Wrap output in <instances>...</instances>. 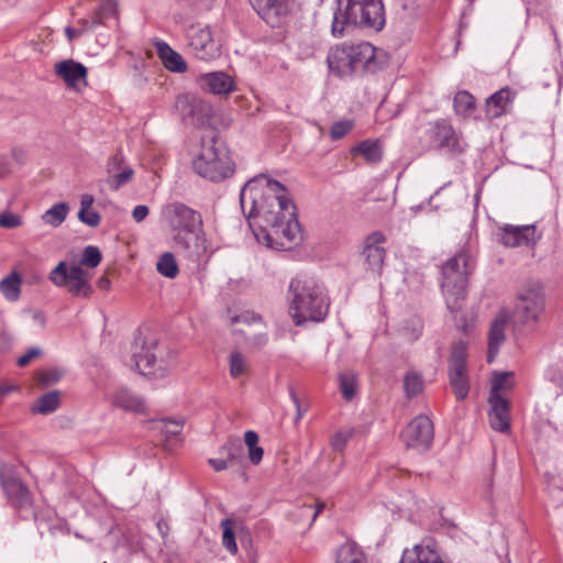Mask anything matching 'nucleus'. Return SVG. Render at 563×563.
Wrapping results in <instances>:
<instances>
[{
	"label": "nucleus",
	"mask_w": 563,
	"mask_h": 563,
	"mask_svg": "<svg viewBox=\"0 0 563 563\" xmlns=\"http://www.w3.org/2000/svg\"><path fill=\"white\" fill-rule=\"evenodd\" d=\"M240 203L260 244L273 250H290L301 240L296 206L286 187L261 175L249 180L240 192Z\"/></svg>",
	"instance_id": "nucleus-1"
},
{
	"label": "nucleus",
	"mask_w": 563,
	"mask_h": 563,
	"mask_svg": "<svg viewBox=\"0 0 563 563\" xmlns=\"http://www.w3.org/2000/svg\"><path fill=\"white\" fill-rule=\"evenodd\" d=\"M288 313L297 327L325 319L330 300L324 288L312 277L298 275L288 287Z\"/></svg>",
	"instance_id": "nucleus-2"
},
{
	"label": "nucleus",
	"mask_w": 563,
	"mask_h": 563,
	"mask_svg": "<svg viewBox=\"0 0 563 563\" xmlns=\"http://www.w3.org/2000/svg\"><path fill=\"white\" fill-rule=\"evenodd\" d=\"M382 52L367 42L332 46L327 56L331 73L338 77L363 76L382 67Z\"/></svg>",
	"instance_id": "nucleus-3"
},
{
	"label": "nucleus",
	"mask_w": 563,
	"mask_h": 563,
	"mask_svg": "<svg viewBox=\"0 0 563 563\" xmlns=\"http://www.w3.org/2000/svg\"><path fill=\"white\" fill-rule=\"evenodd\" d=\"M385 23L383 0H336L331 33L335 37H341L352 26L380 31Z\"/></svg>",
	"instance_id": "nucleus-4"
},
{
	"label": "nucleus",
	"mask_w": 563,
	"mask_h": 563,
	"mask_svg": "<svg viewBox=\"0 0 563 563\" xmlns=\"http://www.w3.org/2000/svg\"><path fill=\"white\" fill-rule=\"evenodd\" d=\"M161 219L169 229L175 245L189 255L199 253V241L203 233L201 214L185 205L175 201L162 207Z\"/></svg>",
	"instance_id": "nucleus-5"
},
{
	"label": "nucleus",
	"mask_w": 563,
	"mask_h": 563,
	"mask_svg": "<svg viewBox=\"0 0 563 563\" xmlns=\"http://www.w3.org/2000/svg\"><path fill=\"white\" fill-rule=\"evenodd\" d=\"M102 260L100 250L97 246L88 245L84 249L78 264L69 265L60 261L49 273L48 279L53 285L65 288L74 297L89 298L92 294L90 279L92 274L84 268L97 267Z\"/></svg>",
	"instance_id": "nucleus-6"
},
{
	"label": "nucleus",
	"mask_w": 563,
	"mask_h": 563,
	"mask_svg": "<svg viewBox=\"0 0 563 563\" xmlns=\"http://www.w3.org/2000/svg\"><path fill=\"white\" fill-rule=\"evenodd\" d=\"M471 254L461 250L442 266L441 289L452 314L460 312L466 297L467 278L472 271Z\"/></svg>",
	"instance_id": "nucleus-7"
},
{
	"label": "nucleus",
	"mask_w": 563,
	"mask_h": 563,
	"mask_svg": "<svg viewBox=\"0 0 563 563\" xmlns=\"http://www.w3.org/2000/svg\"><path fill=\"white\" fill-rule=\"evenodd\" d=\"M194 170L211 181H221L233 174V163L227 148L213 132L201 136L200 150L192 161Z\"/></svg>",
	"instance_id": "nucleus-8"
},
{
	"label": "nucleus",
	"mask_w": 563,
	"mask_h": 563,
	"mask_svg": "<svg viewBox=\"0 0 563 563\" xmlns=\"http://www.w3.org/2000/svg\"><path fill=\"white\" fill-rule=\"evenodd\" d=\"M129 365L140 374L155 378L165 376L167 372L166 363L162 360V349L154 338H135Z\"/></svg>",
	"instance_id": "nucleus-9"
},
{
	"label": "nucleus",
	"mask_w": 563,
	"mask_h": 563,
	"mask_svg": "<svg viewBox=\"0 0 563 563\" xmlns=\"http://www.w3.org/2000/svg\"><path fill=\"white\" fill-rule=\"evenodd\" d=\"M434 437L433 423L428 416L419 415L413 418L401 433V439L408 449L426 452L431 448Z\"/></svg>",
	"instance_id": "nucleus-10"
},
{
	"label": "nucleus",
	"mask_w": 563,
	"mask_h": 563,
	"mask_svg": "<svg viewBox=\"0 0 563 563\" xmlns=\"http://www.w3.org/2000/svg\"><path fill=\"white\" fill-rule=\"evenodd\" d=\"M188 45L195 56L208 60L219 55V46L213 41L209 26H190L187 31Z\"/></svg>",
	"instance_id": "nucleus-11"
},
{
	"label": "nucleus",
	"mask_w": 563,
	"mask_h": 563,
	"mask_svg": "<svg viewBox=\"0 0 563 563\" xmlns=\"http://www.w3.org/2000/svg\"><path fill=\"white\" fill-rule=\"evenodd\" d=\"M55 75L63 79L66 87L80 91L87 87V68L71 58L58 62L54 66Z\"/></svg>",
	"instance_id": "nucleus-12"
},
{
	"label": "nucleus",
	"mask_w": 563,
	"mask_h": 563,
	"mask_svg": "<svg viewBox=\"0 0 563 563\" xmlns=\"http://www.w3.org/2000/svg\"><path fill=\"white\" fill-rule=\"evenodd\" d=\"M386 238L380 231H375L367 235L364 241L363 256L365 258V269L373 275H379L385 258V249L382 246Z\"/></svg>",
	"instance_id": "nucleus-13"
},
{
	"label": "nucleus",
	"mask_w": 563,
	"mask_h": 563,
	"mask_svg": "<svg viewBox=\"0 0 563 563\" xmlns=\"http://www.w3.org/2000/svg\"><path fill=\"white\" fill-rule=\"evenodd\" d=\"M544 298L539 287L520 294L516 303V316L523 322L536 321L543 310Z\"/></svg>",
	"instance_id": "nucleus-14"
},
{
	"label": "nucleus",
	"mask_w": 563,
	"mask_h": 563,
	"mask_svg": "<svg viewBox=\"0 0 563 563\" xmlns=\"http://www.w3.org/2000/svg\"><path fill=\"white\" fill-rule=\"evenodd\" d=\"M433 144L451 153H462L465 143L459 137L454 129L446 121H437L429 131Z\"/></svg>",
	"instance_id": "nucleus-15"
},
{
	"label": "nucleus",
	"mask_w": 563,
	"mask_h": 563,
	"mask_svg": "<svg viewBox=\"0 0 563 563\" xmlns=\"http://www.w3.org/2000/svg\"><path fill=\"white\" fill-rule=\"evenodd\" d=\"M197 82L202 90L212 95L228 96L236 89L234 79L224 71L200 74Z\"/></svg>",
	"instance_id": "nucleus-16"
},
{
	"label": "nucleus",
	"mask_w": 563,
	"mask_h": 563,
	"mask_svg": "<svg viewBox=\"0 0 563 563\" xmlns=\"http://www.w3.org/2000/svg\"><path fill=\"white\" fill-rule=\"evenodd\" d=\"M0 481L8 498L19 507L31 504V495L24 484L7 466L0 470Z\"/></svg>",
	"instance_id": "nucleus-17"
},
{
	"label": "nucleus",
	"mask_w": 563,
	"mask_h": 563,
	"mask_svg": "<svg viewBox=\"0 0 563 563\" xmlns=\"http://www.w3.org/2000/svg\"><path fill=\"white\" fill-rule=\"evenodd\" d=\"M400 563H445L435 550L431 539L423 540L410 550H405Z\"/></svg>",
	"instance_id": "nucleus-18"
},
{
	"label": "nucleus",
	"mask_w": 563,
	"mask_h": 563,
	"mask_svg": "<svg viewBox=\"0 0 563 563\" xmlns=\"http://www.w3.org/2000/svg\"><path fill=\"white\" fill-rule=\"evenodd\" d=\"M490 410L488 412L490 427L498 432H507L510 429L509 405L503 396L488 398Z\"/></svg>",
	"instance_id": "nucleus-19"
},
{
	"label": "nucleus",
	"mask_w": 563,
	"mask_h": 563,
	"mask_svg": "<svg viewBox=\"0 0 563 563\" xmlns=\"http://www.w3.org/2000/svg\"><path fill=\"white\" fill-rule=\"evenodd\" d=\"M536 228L533 225H506L503 229L501 242L506 246L516 247L536 243Z\"/></svg>",
	"instance_id": "nucleus-20"
},
{
	"label": "nucleus",
	"mask_w": 563,
	"mask_h": 563,
	"mask_svg": "<svg viewBox=\"0 0 563 563\" xmlns=\"http://www.w3.org/2000/svg\"><path fill=\"white\" fill-rule=\"evenodd\" d=\"M154 46L157 51L158 58L167 70L173 73H185L187 70V63L184 57L166 42L156 41Z\"/></svg>",
	"instance_id": "nucleus-21"
},
{
	"label": "nucleus",
	"mask_w": 563,
	"mask_h": 563,
	"mask_svg": "<svg viewBox=\"0 0 563 563\" xmlns=\"http://www.w3.org/2000/svg\"><path fill=\"white\" fill-rule=\"evenodd\" d=\"M508 323V316L500 313L493 321L489 334H488V353L487 362L492 363L499 352L500 345L505 342V329Z\"/></svg>",
	"instance_id": "nucleus-22"
},
{
	"label": "nucleus",
	"mask_w": 563,
	"mask_h": 563,
	"mask_svg": "<svg viewBox=\"0 0 563 563\" xmlns=\"http://www.w3.org/2000/svg\"><path fill=\"white\" fill-rule=\"evenodd\" d=\"M514 98L515 93L508 88H503L492 95L486 100L485 106L487 118L497 119L505 114L508 111Z\"/></svg>",
	"instance_id": "nucleus-23"
},
{
	"label": "nucleus",
	"mask_w": 563,
	"mask_h": 563,
	"mask_svg": "<svg viewBox=\"0 0 563 563\" xmlns=\"http://www.w3.org/2000/svg\"><path fill=\"white\" fill-rule=\"evenodd\" d=\"M112 404L123 410L144 412L146 405L144 400L132 394L129 389L121 388L112 397Z\"/></svg>",
	"instance_id": "nucleus-24"
},
{
	"label": "nucleus",
	"mask_w": 563,
	"mask_h": 563,
	"mask_svg": "<svg viewBox=\"0 0 563 563\" xmlns=\"http://www.w3.org/2000/svg\"><path fill=\"white\" fill-rule=\"evenodd\" d=\"M335 563H367L363 549L354 541H346L339 547Z\"/></svg>",
	"instance_id": "nucleus-25"
},
{
	"label": "nucleus",
	"mask_w": 563,
	"mask_h": 563,
	"mask_svg": "<svg viewBox=\"0 0 563 563\" xmlns=\"http://www.w3.org/2000/svg\"><path fill=\"white\" fill-rule=\"evenodd\" d=\"M353 155H360L371 164H377L383 158L382 144L375 140H365L352 148Z\"/></svg>",
	"instance_id": "nucleus-26"
},
{
	"label": "nucleus",
	"mask_w": 563,
	"mask_h": 563,
	"mask_svg": "<svg viewBox=\"0 0 563 563\" xmlns=\"http://www.w3.org/2000/svg\"><path fill=\"white\" fill-rule=\"evenodd\" d=\"M449 379L456 399H465L470 391L466 368H449Z\"/></svg>",
	"instance_id": "nucleus-27"
},
{
	"label": "nucleus",
	"mask_w": 563,
	"mask_h": 563,
	"mask_svg": "<svg viewBox=\"0 0 563 563\" xmlns=\"http://www.w3.org/2000/svg\"><path fill=\"white\" fill-rule=\"evenodd\" d=\"M60 406V391L52 390L42 395L32 405L31 411L33 413L49 415L56 411Z\"/></svg>",
	"instance_id": "nucleus-28"
},
{
	"label": "nucleus",
	"mask_w": 563,
	"mask_h": 563,
	"mask_svg": "<svg viewBox=\"0 0 563 563\" xmlns=\"http://www.w3.org/2000/svg\"><path fill=\"white\" fill-rule=\"evenodd\" d=\"M70 207L67 202H57L47 209L42 216V221L52 227H59L67 218Z\"/></svg>",
	"instance_id": "nucleus-29"
},
{
	"label": "nucleus",
	"mask_w": 563,
	"mask_h": 563,
	"mask_svg": "<svg viewBox=\"0 0 563 563\" xmlns=\"http://www.w3.org/2000/svg\"><path fill=\"white\" fill-rule=\"evenodd\" d=\"M454 109L456 114L462 117H468L475 109V99L474 97L465 91H459L453 100Z\"/></svg>",
	"instance_id": "nucleus-30"
},
{
	"label": "nucleus",
	"mask_w": 563,
	"mask_h": 563,
	"mask_svg": "<svg viewBox=\"0 0 563 563\" xmlns=\"http://www.w3.org/2000/svg\"><path fill=\"white\" fill-rule=\"evenodd\" d=\"M243 445L240 440H232L227 442L221 449L220 454L232 464H240L243 460Z\"/></svg>",
	"instance_id": "nucleus-31"
},
{
	"label": "nucleus",
	"mask_w": 563,
	"mask_h": 563,
	"mask_svg": "<svg viewBox=\"0 0 563 563\" xmlns=\"http://www.w3.org/2000/svg\"><path fill=\"white\" fill-rule=\"evenodd\" d=\"M156 268L161 275L167 278H175L178 274V265L174 254L170 252H166L161 255L156 264Z\"/></svg>",
	"instance_id": "nucleus-32"
},
{
	"label": "nucleus",
	"mask_w": 563,
	"mask_h": 563,
	"mask_svg": "<svg viewBox=\"0 0 563 563\" xmlns=\"http://www.w3.org/2000/svg\"><path fill=\"white\" fill-rule=\"evenodd\" d=\"M229 372L232 378H239L249 372V360L240 352H232L229 358Z\"/></svg>",
	"instance_id": "nucleus-33"
},
{
	"label": "nucleus",
	"mask_w": 563,
	"mask_h": 563,
	"mask_svg": "<svg viewBox=\"0 0 563 563\" xmlns=\"http://www.w3.org/2000/svg\"><path fill=\"white\" fill-rule=\"evenodd\" d=\"M184 420L163 419L155 422V429L158 430L166 440L177 437L181 433Z\"/></svg>",
	"instance_id": "nucleus-34"
},
{
	"label": "nucleus",
	"mask_w": 563,
	"mask_h": 563,
	"mask_svg": "<svg viewBox=\"0 0 563 563\" xmlns=\"http://www.w3.org/2000/svg\"><path fill=\"white\" fill-rule=\"evenodd\" d=\"M20 277L12 274L0 282V291L10 301H15L20 296Z\"/></svg>",
	"instance_id": "nucleus-35"
},
{
	"label": "nucleus",
	"mask_w": 563,
	"mask_h": 563,
	"mask_svg": "<svg viewBox=\"0 0 563 563\" xmlns=\"http://www.w3.org/2000/svg\"><path fill=\"white\" fill-rule=\"evenodd\" d=\"M222 528V544L231 553L238 552V545L235 542V534L233 530V521L229 518L221 521Z\"/></svg>",
	"instance_id": "nucleus-36"
},
{
	"label": "nucleus",
	"mask_w": 563,
	"mask_h": 563,
	"mask_svg": "<svg viewBox=\"0 0 563 563\" xmlns=\"http://www.w3.org/2000/svg\"><path fill=\"white\" fill-rule=\"evenodd\" d=\"M254 10L262 14L266 11H274L276 14L286 9L287 0H249Z\"/></svg>",
	"instance_id": "nucleus-37"
},
{
	"label": "nucleus",
	"mask_w": 563,
	"mask_h": 563,
	"mask_svg": "<svg viewBox=\"0 0 563 563\" xmlns=\"http://www.w3.org/2000/svg\"><path fill=\"white\" fill-rule=\"evenodd\" d=\"M22 152L13 151L10 155H0V178L10 175L14 165H21L23 162Z\"/></svg>",
	"instance_id": "nucleus-38"
},
{
	"label": "nucleus",
	"mask_w": 563,
	"mask_h": 563,
	"mask_svg": "<svg viewBox=\"0 0 563 563\" xmlns=\"http://www.w3.org/2000/svg\"><path fill=\"white\" fill-rule=\"evenodd\" d=\"M340 389L345 400H351L356 393V376L354 373H342L339 376Z\"/></svg>",
	"instance_id": "nucleus-39"
},
{
	"label": "nucleus",
	"mask_w": 563,
	"mask_h": 563,
	"mask_svg": "<svg viewBox=\"0 0 563 563\" xmlns=\"http://www.w3.org/2000/svg\"><path fill=\"white\" fill-rule=\"evenodd\" d=\"M449 368H466V344L457 342L451 353Z\"/></svg>",
	"instance_id": "nucleus-40"
},
{
	"label": "nucleus",
	"mask_w": 563,
	"mask_h": 563,
	"mask_svg": "<svg viewBox=\"0 0 563 563\" xmlns=\"http://www.w3.org/2000/svg\"><path fill=\"white\" fill-rule=\"evenodd\" d=\"M354 434L353 428L341 429L336 431L330 441L331 448L334 451L341 452L345 449L347 442Z\"/></svg>",
	"instance_id": "nucleus-41"
},
{
	"label": "nucleus",
	"mask_w": 563,
	"mask_h": 563,
	"mask_svg": "<svg viewBox=\"0 0 563 563\" xmlns=\"http://www.w3.org/2000/svg\"><path fill=\"white\" fill-rule=\"evenodd\" d=\"M134 175V170L131 167H124L122 170L112 175L108 183L113 190L119 189L121 186L130 183Z\"/></svg>",
	"instance_id": "nucleus-42"
},
{
	"label": "nucleus",
	"mask_w": 563,
	"mask_h": 563,
	"mask_svg": "<svg viewBox=\"0 0 563 563\" xmlns=\"http://www.w3.org/2000/svg\"><path fill=\"white\" fill-rule=\"evenodd\" d=\"M423 388L422 378L416 374L410 373L405 378V390L408 397L418 395Z\"/></svg>",
	"instance_id": "nucleus-43"
},
{
	"label": "nucleus",
	"mask_w": 563,
	"mask_h": 563,
	"mask_svg": "<svg viewBox=\"0 0 563 563\" xmlns=\"http://www.w3.org/2000/svg\"><path fill=\"white\" fill-rule=\"evenodd\" d=\"M352 120H341L334 122L330 129V136L332 140H340L344 137L353 128Z\"/></svg>",
	"instance_id": "nucleus-44"
},
{
	"label": "nucleus",
	"mask_w": 563,
	"mask_h": 563,
	"mask_svg": "<svg viewBox=\"0 0 563 563\" xmlns=\"http://www.w3.org/2000/svg\"><path fill=\"white\" fill-rule=\"evenodd\" d=\"M117 11V2L114 0H103L100 3L95 18L96 20H99L101 24L103 19L115 15Z\"/></svg>",
	"instance_id": "nucleus-45"
},
{
	"label": "nucleus",
	"mask_w": 563,
	"mask_h": 563,
	"mask_svg": "<svg viewBox=\"0 0 563 563\" xmlns=\"http://www.w3.org/2000/svg\"><path fill=\"white\" fill-rule=\"evenodd\" d=\"M510 376V373H497L495 374L493 382H492V390L489 398H493L494 396H501L500 390L508 388V377Z\"/></svg>",
	"instance_id": "nucleus-46"
},
{
	"label": "nucleus",
	"mask_w": 563,
	"mask_h": 563,
	"mask_svg": "<svg viewBox=\"0 0 563 563\" xmlns=\"http://www.w3.org/2000/svg\"><path fill=\"white\" fill-rule=\"evenodd\" d=\"M78 219L91 227V228H96L100 224V221H101V217L100 214L95 211V210H91V209H85V210H79L78 211Z\"/></svg>",
	"instance_id": "nucleus-47"
},
{
	"label": "nucleus",
	"mask_w": 563,
	"mask_h": 563,
	"mask_svg": "<svg viewBox=\"0 0 563 563\" xmlns=\"http://www.w3.org/2000/svg\"><path fill=\"white\" fill-rule=\"evenodd\" d=\"M23 223L22 217L12 213V212H3L0 214V227L4 229H15L21 227Z\"/></svg>",
	"instance_id": "nucleus-48"
},
{
	"label": "nucleus",
	"mask_w": 563,
	"mask_h": 563,
	"mask_svg": "<svg viewBox=\"0 0 563 563\" xmlns=\"http://www.w3.org/2000/svg\"><path fill=\"white\" fill-rule=\"evenodd\" d=\"M62 378V373L58 369H48L38 375V384L46 387L57 383Z\"/></svg>",
	"instance_id": "nucleus-49"
},
{
	"label": "nucleus",
	"mask_w": 563,
	"mask_h": 563,
	"mask_svg": "<svg viewBox=\"0 0 563 563\" xmlns=\"http://www.w3.org/2000/svg\"><path fill=\"white\" fill-rule=\"evenodd\" d=\"M42 354V350L40 347H32L25 354L21 355L16 360V364L21 367L26 366L32 360L38 357Z\"/></svg>",
	"instance_id": "nucleus-50"
},
{
	"label": "nucleus",
	"mask_w": 563,
	"mask_h": 563,
	"mask_svg": "<svg viewBox=\"0 0 563 563\" xmlns=\"http://www.w3.org/2000/svg\"><path fill=\"white\" fill-rule=\"evenodd\" d=\"M549 380L559 388V393H563V373L560 368H550L547 374Z\"/></svg>",
	"instance_id": "nucleus-51"
},
{
	"label": "nucleus",
	"mask_w": 563,
	"mask_h": 563,
	"mask_svg": "<svg viewBox=\"0 0 563 563\" xmlns=\"http://www.w3.org/2000/svg\"><path fill=\"white\" fill-rule=\"evenodd\" d=\"M232 321L235 322H243V323H262V318L258 314H255L254 312L245 311L232 319Z\"/></svg>",
	"instance_id": "nucleus-52"
},
{
	"label": "nucleus",
	"mask_w": 563,
	"mask_h": 563,
	"mask_svg": "<svg viewBox=\"0 0 563 563\" xmlns=\"http://www.w3.org/2000/svg\"><path fill=\"white\" fill-rule=\"evenodd\" d=\"M122 163H123V157L120 153H117L115 155L110 157V159L108 161V164H107L108 173L114 175L118 172H120Z\"/></svg>",
	"instance_id": "nucleus-53"
},
{
	"label": "nucleus",
	"mask_w": 563,
	"mask_h": 563,
	"mask_svg": "<svg viewBox=\"0 0 563 563\" xmlns=\"http://www.w3.org/2000/svg\"><path fill=\"white\" fill-rule=\"evenodd\" d=\"M150 213V209L145 205H137L132 211V218L136 223L142 222L146 219Z\"/></svg>",
	"instance_id": "nucleus-54"
},
{
	"label": "nucleus",
	"mask_w": 563,
	"mask_h": 563,
	"mask_svg": "<svg viewBox=\"0 0 563 563\" xmlns=\"http://www.w3.org/2000/svg\"><path fill=\"white\" fill-rule=\"evenodd\" d=\"M263 454V449L257 444L249 449V457L254 465H257L262 461Z\"/></svg>",
	"instance_id": "nucleus-55"
},
{
	"label": "nucleus",
	"mask_w": 563,
	"mask_h": 563,
	"mask_svg": "<svg viewBox=\"0 0 563 563\" xmlns=\"http://www.w3.org/2000/svg\"><path fill=\"white\" fill-rule=\"evenodd\" d=\"M325 504L324 503H318L314 506L313 505H303L301 507V512L306 514L308 511H312V521L316 520L318 515L324 509Z\"/></svg>",
	"instance_id": "nucleus-56"
},
{
	"label": "nucleus",
	"mask_w": 563,
	"mask_h": 563,
	"mask_svg": "<svg viewBox=\"0 0 563 563\" xmlns=\"http://www.w3.org/2000/svg\"><path fill=\"white\" fill-rule=\"evenodd\" d=\"M209 464L217 472L223 471L230 465L223 455L219 459H210Z\"/></svg>",
	"instance_id": "nucleus-57"
},
{
	"label": "nucleus",
	"mask_w": 563,
	"mask_h": 563,
	"mask_svg": "<svg viewBox=\"0 0 563 563\" xmlns=\"http://www.w3.org/2000/svg\"><path fill=\"white\" fill-rule=\"evenodd\" d=\"M12 338L7 332H0V352H7L12 346Z\"/></svg>",
	"instance_id": "nucleus-58"
},
{
	"label": "nucleus",
	"mask_w": 563,
	"mask_h": 563,
	"mask_svg": "<svg viewBox=\"0 0 563 563\" xmlns=\"http://www.w3.org/2000/svg\"><path fill=\"white\" fill-rule=\"evenodd\" d=\"M268 339L266 333H257L249 339V343L255 347H262L267 343Z\"/></svg>",
	"instance_id": "nucleus-59"
},
{
	"label": "nucleus",
	"mask_w": 563,
	"mask_h": 563,
	"mask_svg": "<svg viewBox=\"0 0 563 563\" xmlns=\"http://www.w3.org/2000/svg\"><path fill=\"white\" fill-rule=\"evenodd\" d=\"M244 442L247 449L256 445L258 443V435L255 431L249 430L244 433Z\"/></svg>",
	"instance_id": "nucleus-60"
},
{
	"label": "nucleus",
	"mask_w": 563,
	"mask_h": 563,
	"mask_svg": "<svg viewBox=\"0 0 563 563\" xmlns=\"http://www.w3.org/2000/svg\"><path fill=\"white\" fill-rule=\"evenodd\" d=\"M87 27H77V29H74V27H70V26H67L65 29V32H66V35L68 37L69 41H73L74 38L80 36L81 34H84L85 32H87Z\"/></svg>",
	"instance_id": "nucleus-61"
},
{
	"label": "nucleus",
	"mask_w": 563,
	"mask_h": 563,
	"mask_svg": "<svg viewBox=\"0 0 563 563\" xmlns=\"http://www.w3.org/2000/svg\"><path fill=\"white\" fill-rule=\"evenodd\" d=\"M93 201H95L93 196H91L89 194L82 195L80 198V209L79 210L90 209Z\"/></svg>",
	"instance_id": "nucleus-62"
},
{
	"label": "nucleus",
	"mask_w": 563,
	"mask_h": 563,
	"mask_svg": "<svg viewBox=\"0 0 563 563\" xmlns=\"http://www.w3.org/2000/svg\"><path fill=\"white\" fill-rule=\"evenodd\" d=\"M290 397L296 406V409H297V418L296 420H300L303 416V410L301 409V406H300V401H299V398L297 397V395L295 394L294 390H290Z\"/></svg>",
	"instance_id": "nucleus-63"
},
{
	"label": "nucleus",
	"mask_w": 563,
	"mask_h": 563,
	"mask_svg": "<svg viewBox=\"0 0 563 563\" xmlns=\"http://www.w3.org/2000/svg\"><path fill=\"white\" fill-rule=\"evenodd\" d=\"M79 23H80L79 27H85L86 26L88 29L87 30V32H88V31L93 30L97 25H99L100 21L96 20V18H93L91 21L90 20H86V19L80 20Z\"/></svg>",
	"instance_id": "nucleus-64"
}]
</instances>
